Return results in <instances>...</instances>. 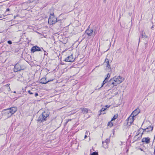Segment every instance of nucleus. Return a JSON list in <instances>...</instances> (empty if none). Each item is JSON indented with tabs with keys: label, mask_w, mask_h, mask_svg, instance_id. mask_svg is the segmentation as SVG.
<instances>
[{
	"label": "nucleus",
	"mask_w": 155,
	"mask_h": 155,
	"mask_svg": "<svg viewBox=\"0 0 155 155\" xmlns=\"http://www.w3.org/2000/svg\"><path fill=\"white\" fill-rule=\"evenodd\" d=\"M52 81V80H49L48 81H47L46 80V79L45 78H42L40 80V82L41 83H42L43 84H46L48 83V82Z\"/></svg>",
	"instance_id": "obj_15"
},
{
	"label": "nucleus",
	"mask_w": 155,
	"mask_h": 155,
	"mask_svg": "<svg viewBox=\"0 0 155 155\" xmlns=\"http://www.w3.org/2000/svg\"><path fill=\"white\" fill-rule=\"evenodd\" d=\"M42 50H44L42 48H41L38 46H33L31 49V52L34 53L36 51H42Z\"/></svg>",
	"instance_id": "obj_4"
},
{
	"label": "nucleus",
	"mask_w": 155,
	"mask_h": 155,
	"mask_svg": "<svg viewBox=\"0 0 155 155\" xmlns=\"http://www.w3.org/2000/svg\"><path fill=\"white\" fill-rule=\"evenodd\" d=\"M21 70V68L19 64H16L14 68V71L15 72H17L18 71H19Z\"/></svg>",
	"instance_id": "obj_12"
},
{
	"label": "nucleus",
	"mask_w": 155,
	"mask_h": 155,
	"mask_svg": "<svg viewBox=\"0 0 155 155\" xmlns=\"http://www.w3.org/2000/svg\"><path fill=\"white\" fill-rule=\"evenodd\" d=\"M110 140L108 139H107L104 142L108 144L110 142Z\"/></svg>",
	"instance_id": "obj_25"
},
{
	"label": "nucleus",
	"mask_w": 155,
	"mask_h": 155,
	"mask_svg": "<svg viewBox=\"0 0 155 155\" xmlns=\"http://www.w3.org/2000/svg\"><path fill=\"white\" fill-rule=\"evenodd\" d=\"M8 43L10 44H12V41H8Z\"/></svg>",
	"instance_id": "obj_29"
},
{
	"label": "nucleus",
	"mask_w": 155,
	"mask_h": 155,
	"mask_svg": "<svg viewBox=\"0 0 155 155\" xmlns=\"http://www.w3.org/2000/svg\"><path fill=\"white\" fill-rule=\"evenodd\" d=\"M50 16H51V17H54V14L53 13L52 14H51Z\"/></svg>",
	"instance_id": "obj_31"
},
{
	"label": "nucleus",
	"mask_w": 155,
	"mask_h": 155,
	"mask_svg": "<svg viewBox=\"0 0 155 155\" xmlns=\"http://www.w3.org/2000/svg\"><path fill=\"white\" fill-rule=\"evenodd\" d=\"M118 117V114H116L114 115V116L113 117V118L111 119V121L114 120L116 119Z\"/></svg>",
	"instance_id": "obj_22"
},
{
	"label": "nucleus",
	"mask_w": 155,
	"mask_h": 155,
	"mask_svg": "<svg viewBox=\"0 0 155 155\" xmlns=\"http://www.w3.org/2000/svg\"><path fill=\"white\" fill-rule=\"evenodd\" d=\"M134 117L130 115V116L128 118L127 124L129 123L130 124H131L134 122Z\"/></svg>",
	"instance_id": "obj_14"
},
{
	"label": "nucleus",
	"mask_w": 155,
	"mask_h": 155,
	"mask_svg": "<svg viewBox=\"0 0 155 155\" xmlns=\"http://www.w3.org/2000/svg\"><path fill=\"white\" fill-rule=\"evenodd\" d=\"M117 87H115L110 92L111 94V96L114 97L117 94L118 92L117 91Z\"/></svg>",
	"instance_id": "obj_9"
},
{
	"label": "nucleus",
	"mask_w": 155,
	"mask_h": 155,
	"mask_svg": "<svg viewBox=\"0 0 155 155\" xmlns=\"http://www.w3.org/2000/svg\"><path fill=\"white\" fill-rule=\"evenodd\" d=\"M87 134H88V132H87V131H86V133H85V135H87Z\"/></svg>",
	"instance_id": "obj_35"
},
{
	"label": "nucleus",
	"mask_w": 155,
	"mask_h": 155,
	"mask_svg": "<svg viewBox=\"0 0 155 155\" xmlns=\"http://www.w3.org/2000/svg\"><path fill=\"white\" fill-rule=\"evenodd\" d=\"M110 77V74L108 73L107 74V77L105 78H107V80H108V79Z\"/></svg>",
	"instance_id": "obj_27"
},
{
	"label": "nucleus",
	"mask_w": 155,
	"mask_h": 155,
	"mask_svg": "<svg viewBox=\"0 0 155 155\" xmlns=\"http://www.w3.org/2000/svg\"><path fill=\"white\" fill-rule=\"evenodd\" d=\"M111 121L110 122H109L108 124V126L111 127L113 126V124L112 122L111 121Z\"/></svg>",
	"instance_id": "obj_23"
},
{
	"label": "nucleus",
	"mask_w": 155,
	"mask_h": 155,
	"mask_svg": "<svg viewBox=\"0 0 155 155\" xmlns=\"http://www.w3.org/2000/svg\"><path fill=\"white\" fill-rule=\"evenodd\" d=\"M140 149L141 151H143V150L141 148H140Z\"/></svg>",
	"instance_id": "obj_37"
},
{
	"label": "nucleus",
	"mask_w": 155,
	"mask_h": 155,
	"mask_svg": "<svg viewBox=\"0 0 155 155\" xmlns=\"http://www.w3.org/2000/svg\"><path fill=\"white\" fill-rule=\"evenodd\" d=\"M140 112V110L137 108L134 110L131 114V115L133 116V117H134L137 116Z\"/></svg>",
	"instance_id": "obj_8"
},
{
	"label": "nucleus",
	"mask_w": 155,
	"mask_h": 155,
	"mask_svg": "<svg viewBox=\"0 0 155 155\" xmlns=\"http://www.w3.org/2000/svg\"><path fill=\"white\" fill-rule=\"evenodd\" d=\"M71 119H69L68 120V121L67 122H68V121H71Z\"/></svg>",
	"instance_id": "obj_34"
},
{
	"label": "nucleus",
	"mask_w": 155,
	"mask_h": 155,
	"mask_svg": "<svg viewBox=\"0 0 155 155\" xmlns=\"http://www.w3.org/2000/svg\"><path fill=\"white\" fill-rule=\"evenodd\" d=\"M103 146L105 148H107L108 147V144L104 142V141H102Z\"/></svg>",
	"instance_id": "obj_20"
},
{
	"label": "nucleus",
	"mask_w": 155,
	"mask_h": 155,
	"mask_svg": "<svg viewBox=\"0 0 155 155\" xmlns=\"http://www.w3.org/2000/svg\"><path fill=\"white\" fill-rule=\"evenodd\" d=\"M153 28V26H152L151 27V29H152Z\"/></svg>",
	"instance_id": "obj_38"
},
{
	"label": "nucleus",
	"mask_w": 155,
	"mask_h": 155,
	"mask_svg": "<svg viewBox=\"0 0 155 155\" xmlns=\"http://www.w3.org/2000/svg\"><path fill=\"white\" fill-rule=\"evenodd\" d=\"M74 59L73 58L72 55H70L65 58L64 61L68 62H72L74 61Z\"/></svg>",
	"instance_id": "obj_7"
},
{
	"label": "nucleus",
	"mask_w": 155,
	"mask_h": 155,
	"mask_svg": "<svg viewBox=\"0 0 155 155\" xmlns=\"http://www.w3.org/2000/svg\"><path fill=\"white\" fill-rule=\"evenodd\" d=\"M38 95V94L37 93H36L35 94V96L36 97Z\"/></svg>",
	"instance_id": "obj_32"
},
{
	"label": "nucleus",
	"mask_w": 155,
	"mask_h": 155,
	"mask_svg": "<svg viewBox=\"0 0 155 155\" xmlns=\"http://www.w3.org/2000/svg\"><path fill=\"white\" fill-rule=\"evenodd\" d=\"M93 30L92 29H90L89 27L85 32L86 34L87 35L89 36H91L93 34Z\"/></svg>",
	"instance_id": "obj_6"
},
{
	"label": "nucleus",
	"mask_w": 155,
	"mask_h": 155,
	"mask_svg": "<svg viewBox=\"0 0 155 155\" xmlns=\"http://www.w3.org/2000/svg\"><path fill=\"white\" fill-rule=\"evenodd\" d=\"M142 142L146 144H148L150 142V138L148 137L143 138L142 139Z\"/></svg>",
	"instance_id": "obj_11"
},
{
	"label": "nucleus",
	"mask_w": 155,
	"mask_h": 155,
	"mask_svg": "<svg viewBox=\"0 0 155 155\" xmlns=\"http://www.w3.org/2000/svg\"><path fill=\"white\" fill-rule=\"evenodd\" d=\"M9 85V84H7L3 87V89L5 91H11Z\"/></svg>",
	"instance_id": "obj_16"
},
{
	"label": "nucleus",
	"mask_w": 155,
	"mask_h": 155,
	"mask_svg": "<svg viewBox=\"0 0 155 155\" xmlns=\"http://www.w3.org/2000/svg\"><path fill=\"white\" fill-rule=\"evenodd\" d=\"M141 35L142 38H147V36L146 35L145 32L143 31L142 32Z\"/></svg>",
	"instance_id": "obj_19"
},
{
	"label": "nucleus",
	"mask_w": 155,
	"mask_h": 155,
	"mask_svg": "<svg viewBox=\"0 0 155 155\" xmlns=\"http://www.w3.org/2000/svg\"><path fill=\"white\" fill-rule=\"evenodd\" d=\"M87 137V136L86 135H85L84 136V138H86Z\"/></svg>",
	"instance_id": "obj_36"
},
{
	"label": "nucleus",
	"mask_w": 155,
	"mask_h": 155,
	"mask_svg": "<svg viewBox=\"0 0 155 155\" xmlns=\"http://www.w3.org/2000/svg\"><path fill=\"white\" fill-rule=\"evenodd\" d=\"M57 18L54 17H51L50 16L49 18L48 22L49 24H54L57 21Z\"/></svg>",
	"instance_id": "obj_3"
},
{
	"label": "nucleus",
	"mask_w": 155,
	"mask_h": 155,
	"mask_svg": "<svg viewBox=\"0 0 155 155\" xmlns=\"http://www.w3.org/2000/svg\"><path fill=\"white\" fill-rule=\"evenodd\" d=\"M91 155H98V153L97 152H94L91 154Z\"/></svg>",
	"instance_id": "obj_26"
},
{
	"label": "nucleus",
	"mask_w": 155,
	"mask_h": 155,
	"mask_svg": "<svg viewBox=\"0 0 155 155\" xmlns=\"http://www.w3.org/2000/svg\"><path fill=\"white\" fill-rule=\"evenodd\" d=\"M106 110V108H105L104 107H103L102 108V109L100 110V115L101 114V112H102V111H104V110Z\"/></svg>",
	"instance_id": "obj_24"
},
{
	"label": "nucleus",
	"mask_w": 155,
	"mask_h": 155,
	"mask_svg": "<svg viewBox=\"0 0 155 155\" xmlns=\"http://www.w3.org/2000/svg\"><path fill=\"white\" fill-rule=\"evenodd\" d=\"M28 92L30 94H33V93L32 92H31L30 90L28 91Z\"/></svg>",
	"instance_id": "obj_28"
},
{
	"label": "nucleus",
	"mask_w": 155,
	"mask_h": 155,
	"mask_svg": "<svg viewBox=\"0 0 155 155\" xmlns=\"http://www.w3.org/2000/svg\"><path fill=\"white\" fill-rule=\"evenodd\" d=\"M107 81L108 80H107V78H105L104 80L103 81L101 87H103L104 85L107 83Z\"/></svg>",
	"instance_id": "obj_21"
},
{
	"label": "nucleus",
	"mask_w": 155,
	"mask_h": 155,
	"mask_svg": "<svg viewBox=\"0 0 155 155\" xmlns=\"http://www.w3.org/2000/svg\"><path fill=\"white\" fill-rule=\"evenodd\" d=\"M10 112L12 114H14L17 110V108L16 107H13L8 109Z\"/></svg>",
	"instance_id": "obj_10"
},
{
	"label": "nucleus",
	"mask_w": 155,
	"mask_h": 155,
	"mask_svg": "<svg viewBox=\"0 0 155 155\" xmlns=\"http://www.w3.org/2000/svg\"><path fill=\"white\" fill-rule=\"evenodd\" d=\"M80 109L81 110V113H84L85 112L87 113L88 112V111L89 110L88 109H87L86 108H81Z\"/></svg>",
	"instance_id": "obj_17"
},
{
	"label": "nucleus",
	"mask_w": 155,
	"mask_h": 155,
	"mask_svg": "<svg viewBox=\"0 0 155 155\" xmlns=\"http://www.w3.org/2000/svg\"><path fill=\"white\" fill-rule=\"evenodd\" d=\"M121 144H122V143H123V142H121Z\"/></svg>",
	"instance_id": "obj_40"
},
{
	"label": "nucleus",
	"mask_w": 155,
	"mask_h": 155,
	"mask_svg": "<svg viewBox=\"0 0 155 155\" xmlns=\"http://www.w3.org/2000/svg\"><path fill=\"white\" fill-rule=\"evenodd\" d=\"M49 113L48 111H44L39 116L38 121L41 122L45 121L46 120V118L49 116Z\"/></svg>",
	"instance_id": "obj_2"
},
{
	"label": "nucleus",
	"mask_w": 155,
	"mask_h": 155,
	"mask_svg": "<svg viewBox=\"0 0 155 155\" xmlns=\"http://www.w3.org/2000/svg\"><path fill=\"white\" fill-rule=\"evenodd\" d=\"M124 80V78L119 76H116L111 78L108 82V85L109 86L113 87L114 86L122 83Z\"/></svg>",
	"instance_id": "obj_1"
},
{
	"label": "nucleus",
	"mask_w": 155,
	"mask_h": 155,
	"mask_svg": "<svg viewBox=\"0 0 155 155\" xmlns=\"http://www.w3.org/2000/svg\"><path fill=\"white\" fill-rule=\"evenodd\" d=\"M153 127L151 126H149L147 128H145L144 129H143V132H149L150 131H151L153 130Z\"/></svg>",
	"instance_id": "obj_13"
},
{
	"label": "nucleus",
	"mask_w": 155,
	"mask_h": 155,
	"mask_svg": "<svg viewBox=\"0 0 155 155\" xmlns=\"http://www.w3.org/2000/svg\"><path fill=\"white\" fill-rule=\"evenodd\" d=\"M105 63L106 64V67L108 68L110 67V65L109 64V61L108 59L106 58L105 61Z\"/></svg>",
	"instance_id": "obj_18"
},
{
	"label": "nucleus",
	"mask_w": 155,
	"mask_h": 155,
	"mask_svg": "<svg viewBox=\"0 0 155 155\" xmlns=\"http://www.w3.org/2000/svg\"><path fill=\"white\" fill-rule=\"evenodd\" d=\"M10 11V9H9V8H8L6 9V11Z\"/></svg>",
	"instance_id": "obj_33"
},
{
	"label": "nucleus",
	"mask_w": 155,
	"mask_h": 155,
	"mask_svg": "<svg viewBox=\"0 0 155 155\" xmlns=\"http://www.w3.org/2000/svg\"><path fill=\"white\" fill-rule=\"evenodd\" d=\"M13 92H14V93H16V91H14Z\"/></svg>",
	"instance_id": "obj_39"
},
{
	"label": "nucleus",
	"mask_w": 155,
	"mask_h": 155,
	"mask_svg": "<svg viewBox=\"0 0 155 155\" xmlns=\"http://www.w3.org/2000/svg\"><path fill=\"white\" fill-rule=\"evenodd\" d=\"M4 111L5 112L4 115L7 118L10 117L12 115L8 109L4 110Z\"/></svg>",
	"instance_id": "obj_5"
},
{
	"label": "nucleus",
	"mask_w": 155,
	"mask_h": 155,
	"mask_svg": "<svg viewBox=\"0 0 155 155\" xmlns=\"http://www.w3.org/2000/svg\"><path fill=\"white\" fill-rule=\"evenodd\" d=\"M110 105H109V106L106 105V106H105V107H104L106 108H109L110 107Z\"/></svg>",
	"instance_id": "obj_30"
}]
</instances>
